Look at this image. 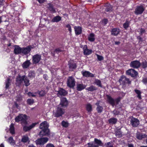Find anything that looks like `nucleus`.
<instances>
[{
	"instance_id": "nucleus-1",
	"label": "nucleus",
	"mask_w": 147,
	"mask_h": 147,
	"mask_svg": "<svg viewBox=\"0 0 147 147\" xmlns=\"http://www.w3.org/2000/svg\"><path fill=\"white\" fill-rule=\"evenodd\" d=\"M26 117L27 116L26 115L20 114L17 116L15 119L16 122H18L20 121H21V123L23 126V130L26 132L34 128L38 123H34L29 126H26L28 123L26 121Z\"/></svg>"
},
{
	"instance_id": "nucleus-2",
	"label": "nucleus",
	"mask_w": 147,
	"mask_h": 147,
	"mask_svg": "<svg viewBox=\"0 0 147 147\" xmlns=\"http://www.w3.org/2000/svg\"><path fill=\"white\" fill-rule=\"evenodd\" d=\"M76 82L74 78L72 76L69 77L67 82V86L70 88H73L75 85Z\"/></svg>"
},
{
	"instance_id": "nucleus-3",
	"label": "nucleus",
	"mask_w": 147,
	"mask_h": 147,
	"mask_svg": "<svg viewBox=\"0 0 147 147\" xmlns=\"http://www.w3.org/2000/svg\"><path fill=\"white\" fill-rule=\"evenodd\" d=\"M63 108L58 105L56 111L54 113L55 116L56 117L61 116L64 113V110L63 109Z\"/></svg>"
},
{
	"instance_id": "nucleus-4",
	"label": "nucleus",
	"mask_w": 147,
	"mask_h": 147,
	"mask_svg": "<svg viewBox=\"0 0 147 147\" xmlns=\"http://www.w3.org/2000/svg\"><path fill=\"white\" fill-rule=\"evenodd\" d=\"M41 55L39 54H36L33 56L32 57V61L33 64H36L38 63L41 60Z\"/></svg>"
},
{
	"instance_id": "nucleus-5",
	"label": "nucleus",
	"mask_w": 147,
	"mask_h": 147,
	"mask_svg": "<svg viewBox=\"0 0 147 147\" xmlns=\"http://www.w3.org/2000/svg\"><path fill=\"white\" fill-rule=\"evenodd\" d=\"M24 76H21L19 75L16 77V84L17 86H19L24 81Z\"/></svg>"
},
{
	"instance_id": "nucleus-6",
	"label": "nucleus",
	"mask_w": 147,
	"mask_h": 147,
	"mask_svg": "<svg viewBox=\"0 0 147 147\" xmlns=\"http://www.w3.org/2000/svg\"><path fill=\"white\" fill-rule=\"evenodd\" d=\"M59 106L64 108L66 107L68 105V101L65 97L61 98Z\"/></svg>"
},
{
	"instance_id": "nucleus-7",
	"label": "nucleus",
	"mask_w": 147,
	"mask_h": 147,
	"mask_svg": "<svg viewBox=\"0 0 147 147\" xmlns=\"http://www.w3.org/2000/svg\"><path fill=\"white\" fill-rule=\"evenodd\" d=\"M140 124V121L137 118L132 117L130 120V124L134 127H137Z\"/></svg>"
},
{
	"instance_id": "nucleus-8",
	"label": "nucleus",
	"mask_w": 147,
	"mask_h": 147,
	"mask_svg": "<svg viewBox=\"0 0 147 147\" xmlns=\"http://www.w3.org/2000/svg\"><path fill=\"white\" fill-rule=\"evenodd\" d=\"M32 48L31 46H29L26 47L22 48V53L24 55H27L29 54L31 49Z\"/></svg>"
},
{
	"instance_id": "nucleus-9",
	"label": "nucleus",
	"mask_w": 147,
	"mask_h": 147,
	"mask_svg": "<svg viewBox=\"0 0 147 147\" xmlns=\"http://www.w3.org/2000/svg\"><path fill=\"white\" fill-rule=\"evenodd\" d=\"M144 10V8L142 5H139L137 6L134 11L136 15L141 14Z\"/></svg>"
},
{
	"instance_id": "nucleus-10",
	"label": "nucleus",
	"mask_w": 147,
	"mask_h": 147,
	"mask_svg": "<svg viewBox=\"0 0 147 147\" xmlns=\"http://www.w3.org/2000/svg\"><path fill=\"white\" fill-rule=\"evenodd\" d=\"M119 82L121 84L125 85L126 84H130L131 82L129 79L127 78L124 76H122L121 77L119 80Z\"/></svg>"
},
{
	"instance_id": "nucleus-11",
	"label": "nucleus",
	"mask_w": 147,
	"mask_h": 147,
	"mask_svg": "<svg viewBox=\"0 0 147 147\" xmlns=\"http://www.w3.org/2000/svg\"><path fill=\"white\" fill-rule=\"evenodd\" d=\"M141 63L138 60H135L131 61L130 63V66L134 68H138L140 66Z\"/></svg>"
},
{
	"instance_id": "nucleus-12",
	"label": "nucleus",
	"mask_w": 147,
	"mask_h": 147,
	"mask_svg": "<svg viewBox=\"0 0 147 147\" xmlns=\"http://www.w3.org/2000/svg\"><path fill=\"white\" fill-rule=\"evenodd\" d=\"M49 127V125L47 121H45L40 124L39 127L40 129L45 130L47 131V130H49L48 129Z\"/></svg>"
},
{
	"instance_id": "nucleus-13",
	"label": "nucleus",
	"mask_w": 147,
	"mask_h": 147,
	"mask_svg": "<svg viewBox=\"0 0 147 147\" xmlns=\"http://www.w3.org/2000/svg\"><path fill=\"white\" fill-rule=\"evenodd\" d=\"M49 138H38L36 141L37 145H43L48 140Z\"/></svg>"
},
{
	"instance_id": "nucleus-14",
	"label": "nucleus",
	"mask_w": 147,
	"mask_h": 147,
	"mask_svg": "<svg viewBox=\"0 0 147 147\" xmlns=\"http://www.w3.org/2000/svg\"><path fill=\"white\" fill-rule=\"evenodd\" d=\"M126 74L127 75H130L132 77H134L138 74V73L133 69H130L126 71Z\"/></svg>"
},
{
	"instance_id": "nucleus-15",
	"label": "nucleus",
	"mask_w": 147,
	"mask_h": 147,
	"mask_svg": "<svg viewBox=\"0 0 147 147\" xmlns=\"http://www.w3.org/2000/svg\"><path fill=\"white\" fill-rule=\"evenodd\" d=\"M58 92L57 96L60 97L62 96H65L67 94V91L62 88H60Z\"/></svg>"
},
{
	"instance_id": "nucleus-16",
	"label": "nucleus",
	"mask_w": 147,
	"mask_h": 147,
	"mask_svg": "<svg viewBox=\"0 0 147 147\" xmlns=\"http://www.w3.org/2000/svg\"><path fill=\"white\" fill-rule=\"evenodd\" d=\"M107 101L109 104L113 106L115 105V100L112 97L108 95H107Z\"/></svg>"
},
{
	"instance_id": "nucleus-17",
	"label": "nucleus",
	"mask_w": 147,
	"mask_h": 147,
	"mask_svg": "<svg viewBox=\"0 0 147 147\" xmlns=\"http://www.w3.org/2000/svg\"><path fill=\"white\" fill-rule=\"evenodd\" d=\"M22 48L20 47L19 46L16 45L14 46V53L16 54L22 53Z\"/></svg>"
},
{
	"instance_id": "nucleus-18",
	"label": "nucleus",
	"mask_w": 147,
	"mask_h": 147,
	"mask_svg": "<svg viewBox=\"0 0 147 147\" xmlns=\"http://www.w3.org/2000/svg\"><path fill=\"white\" fill-rule=\"evenodd\" d=\"M83 50L84 51V55H89L91 54L92 53V50L88 49L87 46L86 45H84V46Z\"/></svg>"
},
{
	"instance_id": "nucleus-19",
	"label": "nucleus",
	"mask_w": 147,
	"mask_h": 147,
	"mask_svg": "<svg viewBox=\"0 0 147 147\" xmlns=\"http://www.w3.org/2000/svg\"><path fill=\"white\" fill-rule=\"evenodd\" d=\"M81 73L83 76H85L86 77H94V74L90 73L88 71H82Z\"/></svg>"
},
{
	"instance_id": "nucleus-20",
	"label": "nucleus",
	"mask_w": 147,
	"mask_h": 147,
	"mask_svg": "<svg viewBox=\"0 0 147 147\" xmlns=\"http://www.w3.org/2000/svg\"><path fill=\"white\" fill-rule=\"evenodd\" d=\"M49 130L47 131L42 129L39 133V135L40 137H42L44 136H47L49 135Z\"/></svg>"
},
{
	"instance_id": "nucleus-21",
	"label": "nucleus",
	"mask_w": 147,
	"mask_h": 147,
	"mask_svg": "<svg viewBox=\"0 0 147 147\" xmlns=\"http://www.w3.org/2000/svg\"><path fill=\"white\" fill-rule=\"evenodd\" d=\"M11 79H10V78L8 77L7 78L5 82V88L6 89L9 88V86L11 85Z\"/></svg>"
},
{
	"instance_id": "nucleus-22",
	"label": "nucleus",
	"mask_w": 147,
	"mask_h": 147,
	"mask_svg": "<svg viewBox=\"0 0 147 147\" xmlns=\"http://www.w3.org/2000/svg\"><path fill=\"white\" fill-rule=\"evenodd\" d=\"M100 102V101H98L95 104V105L97 106L96 110L98 113H101L102 112L103 109L102 107L99 105Z\"/></svg>"
},
{
	"instance_id": "nucleus-23",
	"label": "nucleus",
	"mask_w": 147,
	"mask_h": 147,
	"mask_svg": "<svg viewBox=\"0 0 147 147\" xmlns=\"http://www.w3.org/2000/svg\"><path fill=\"white\" fill-rule=\"evenodd\" d=\"M31 64V63L30 60H27L23 63L22 65L24 69H26L29 67Z\"/></svg>"
},
{
	"instance_id": "nucleus-24",
	"label": "nucleus",
	"mask_w": 147,
	"mask_h": 147,
	"mask_svg": "<svg viewBox=\"0 0 147 147\" xmlns=\"http://www.w3.org/2000/svg\"><path fill=\"white\" fill-rule=\"evenodd\" d=\"M75 33L76 35H78L82 33V29L80 26H75L74 27Z\"/></svg>"
},
{
	"instance_id": "nucleus-25",
	"label": "nucleus",
	"mask_w": 147,
	"mask_h": 147,
	"mask_svg": "<svg viewBox=\"0 0 147 147\" xmlns=\"http://www.w3.org/2000/svg\"><path fill=\"white\" fill-rule=\"evenodd\" d=\"M86 86L83 84H78L77 85V90L80 91L84 89L86 87Z\"/></svg>"
},
{
	"instance_id": "nucleus-26",
	"label": "nucleus",
	"mask_w": 147,
	"mask_h": 147,
	"mask_svg": "<svg viewBox=\"0 0 147 147\" xmlns=\"http://www.w3.org/2000/svg\"><path fill=\"white\" fill-rule=\"evenodd\" d=\"M47 7L48 9L53 13L55 12V10L53 5L51 3H48L47 5Z\"/></svg>"
},
{
	"instance_id": "nucleus-27",
	"label": "nucleus",
	"mask_w": 147,
	"mask_h": 147,
	"mask_svg": "<svg viewBox=\"0 0 147 147\" xmlns=\"http://www.w3.org/2000/svg\"><path fill=\"white\" fill-rule=\"evenodd\" d=\"M120 31L118 29L114 28L112 29L111 32V34L115 36L119 34Z\"/></svg>"
},
{
	"instance_id": "nucleus-28",
	"label": "nucleus",
	"mask_w": 147,
	"mask_h": 147,
	"mask_svg": "<svg viewBox=\"0 0 147 147\" xmlns=\"http://www.w3.org/2000/svg\"><path fill=\"white\" fill-rule=\"evenodd\" d=\"M69 70L70 71L73 70V69H74L76 67V64L74 63L69 62Z\"/></svg>"
},
{
	"instance_id": "nucleus-29",
	"label": "nucleus",
	"mask_w": 147,
	"mask_h": 147,
	"mask_svg": "<svg viewBox=\"0 0 147 147\" xmlns=\"http://www.w3.org/2000/svg\"><path fill=\"white\" fill-rule=\"evenodd\" d=\"M137 138H147V135L138 132L136 134Z\"/></svg>"
},
{
	"instance_id": "nucleus-30",
	"label": "nucleus",
	"mask_w": 147,
	"mask_h": 147,
	"mask_svg": "<svg viewBox=\"0 0 147 147\" xmlns=\"http://www.w3.org/2000/svg\"><path fill=\"white\" fill-rule=\"evenodd\" d=\"M24 76V78L23 81L24 82L25 86H28L30 84V83L29 82L30 81L27 76L25 75Z\"/></svg>"
},
{
	"instance_id": "nucleus-31",
	"label": "nucleus",
	"mask_w": 147,
	"mask_h": 147,
	"mask_svg": "<svg viewBox=\"0 0 147 147\" xmlns=\"http://www.w3.org/2000/svg\"><path fill=\"white\" fill-rule=\"evenodd\" d=\"M9 131L10 133L12 134H15V128L14 124L12 123L10 125Z\"/></svg>"
},
{
	"instance_id": "nucleus-32",
	"label": "nucleus",
	"mask_w": 147,
	"mask_h": 147,
	"mask_svg": "<svg viewBox=\"0 0 147 147\" xmlns=\"http://www.w3.org/2000/svg\"><path fill=\"white\" fill-rule=\"evenodd\" d=\"M93 143H94L95 144L97 145L98 146H102L103 143L100 140L97 139L96 138H95L94 142H92Z\"/></svg>"
},
{
	"instance_id": "nucleus-33",
	"label": "nucleus",
	"mask_w": 147,
	"mask_h": 147,
	"mask_svg": "<svg viewBox=\"0 0 147 147\" xmlns=\"http://www.w3.org/2000/svg\"><path fill=\"white\" fill-rule=\"evenodd\" d=\"M61 17L58 16L54 17L52 20V21L53 22H58L61 20Z\"/></svg>"
},
{
	"instance_id": "nucleus-34",
	"label": "nucleus",
	"mask_w": 147,
	"mask_h": 147,
	"mask_svg": "<svg viewBox=\"0 0 147 147\" xmlns=\"http://www.w3.org/2000/svg\"><path fill=\"white\" fill-rule=\"evenodd\" d=\"M88 39L89 41L91 42H93L94 41V35L93 33H91L88 36Z\"/></svg>"
},
{
	"instance_id": "nucleus-35",
	"label": "nucleus",
	"mask_w": 147,
	"mask_h": 147,
	"mask_svg": "<svg viewBox=\"0 0 147 147\" xmlns=\"http://www.w3.org/2000/svg\"><path fill=\"white\" fill-rule=\"evenodd\" d=\"M117 119L115 118H112L108 120L109 123L112 124H115L117 121Z\"/></svg>"
},
{
	"instance_id": "nucleus-36",
	"label": "nucleus",
	"mask_w": 147,
	"mask_h": 147,
	"mask_svg": "<svg viewBox=\"0 0 147 147\" xmlns=\"http://www.w3.org/2000/svg\"><path fill=\"white\" fill-rule=\"evenodd\" d=\"M106 8L105 10L106 11L108 12L111 11L112 7L111 5L109 4H107L105 5Z\"/></svg>"
},
{
	"instance_id": "nucleus-37",
	"label": "nucleus",
	"mask_w": 147,
	"mask_h": 147,
	"mask_svg": "<svg viewBox=\"0 0 147 147\" xmlns=\"http://www.w3.org/2000/svg\"><path fill=\"white\" fill-rule=\"evenodd\" d=\"M63 51V50L61 49V48H58L55 49L54 51V53H52V54L53 56H54L55 53L58 54L59 53Z\"/></svg>"
},
{
	"instance_id": "nucleus-38",
	"label": "nucleus",
	"mask_w": 147,
	"mask_h": 147,
	"mask_svg": "<svg viewBox=\"0 0 147 147\" xmlns=\"http://www.w3.org/2000/svg\"><path fill=\"white\" fill-rule=\"evenodd\" d=\"M86 90L89 91H93L96 90L97 88L94 86L92 85L89 87L87 88Z\"/></svg>"
},
{
	"instance_id": "nucleus-39",
	"label": "nucleus",
	"mask_w": 147,
	"mask_h": 147,
	"mask_svg": "<svg viewBox=\"0 0 147 147\" xmlns=\"http://www.w3.org/2000/svg\"><path fill=\"white\" fill-rule=\"evenodd\" d=\"M86 109L87 111L88 112H91L92 111V106L90 104H88L86 106Z\"/></svg>"
},
{
	"instance_id": "nucleus-40",
	"label": "nucleus",
	"mask_w": 147,
	"mask_h": 147,
	"mask_svg": "<svg viewBox=\"0 0 147 147\" xmlns=\"http://www.w3.org/2000/svg\"><path fill=\"white\" fill-rule=\"evenodd\" d=\"M4 1L3 0H0V13L2 12L3 10V5Z\"/></svg>"
},
{
	"instance_id": "nucleus-41",
	"label": "nucleus",
	"mask_w": 147,
	"mask_h": 147,
	"mask_svg": "<svg viewBox=\"0 0 147 147\" xmlns=\"http://www.w3.org/2000/svg\"><path fill=\"white\" fill-rule=\"evenodd\" d=\"M94 83L99 87H102V85L101 84V81L98 79H95Z\"/></svg>"
},
{
	"instance_id": "nucleus-42",
	"label": "nucleus",
	"mask_w": 147,
	"mask_h": 147,
	"mask_svg": "<svg viewBox=\"0 0 147 147\" xmlns=\"http://www.w3.org/2000/svg\"><path fill=\"white\" fill-rule=\"evenodd\" d=\"M129 22L128 21H126V22L123 24V26L125 29H127L129 27Z\"/></svg>"
},
{
	"instance_id": "nucleus-43",
	"label": "nucleus",
	"mask_w": 147,
	"mask_h": 147,
	"mask_svg": "<svg viewBox=\"0 0 147 147\" xmlns=\"http://www.w3.org/2000/svg\"><path fill=\"white\" fill-rule=\"evenodd\" d=\"M105 145L106 147H114L113 146V142H111L105 143Z\"/></svg>"
},
{
	"instance_id": "nucleus-44",
	"label": "nucleus",
	"mask_w": 147,
	"mask_h": 147,
	"mask_svg": "<svg viewBox=\"0 0 147 147\" xmlns=\"http://www.w3.org/2000/svg\"><path fill=\"white\" fill-rule=\"evenodd\" d=\"M135 92L138 94L137 97L140 99H141V92L140 91L138 90H135Z\"/></svg>"
},
{
	"instance_id": "nucleus-45",
	"label": "nucleus",
	"mask_w": 147,
	"mask_h": 147,
	"mask_svg": "<svg viewBox=\"0 0 147 147\" xmlns=\"http://www.w3.org/2000/svg\"><path fill=\"white\" fill-rule=\"evenodd\" d=\"M27 102L29 105H32L34 102V100L33 99H28Z\"/></svg>"
},
{
	"instance_id": "nucleus-46",
	"label": "nucleus",
	"mask_w": 147,
	"mask_h": 147,
	"mask_svg": "<svg viewBox=\"0 0 147 147\" xmlns=\"http://www.w3.org/2000/svg\"><path fill=\"white\" fill-rule=\"evenodd\" d=\"M88 147H98L97 145L95 144L94 143L89 142L88 143Z\"/></svg>"
},
{
	"instance_id": "nucleus-47",
	"label": "nucleus",
	"mask_w": 147,
	"mask_h": 147,
	"mask_svg": "<svg viewBox=\"0 0 147 147\" xmlns=\"http://www.w3.org/2000/svg\"><path fill=\"white\" fill-rule=\"evenodd\" d=\"M7 140L8 142L12 145H14L15 144V142L13 138H8Z\"/></svg>"
},
{
	"instance_id": "nucleus-48",
	"label": "nucleus",
	"mask_w": 147,
	"mask_h": 147,
	"mask_svg": "<svg viewBox=\"0 0 147 147\" xmlns=\"http://www.w3.org/2000/svg\"><path fill=\"white\" fill-rule=\"evenodd\" d=\"M22 96L20 95H18L16 97V100L17 101L20 102L22 100Z\"/></svg>"
},
{
	"instance_id": "nucleus-49",
	"label": "nucleus",
	"mask_w": 147,
	"mask_h": 147,
	"mask_svg": "<svg viewBox=\"0 0 147 147\" xmlns=\"http://www.w3.org/2000/svg\"><path fill=\"white\" fill-rule=\"evenodd\" d=\"M29 138H22V142L25 143L27 142L28 144H29L30 140H29Z\"/></svg>"
},
{
	"instance_id": "nucleus-50",
	"label": "nucleus",
	"mask_w": 147,
	"mask_h": 147,
	"mask_svg": "<svg viewBox=\"0 0 147 147\" xmlns=\"http://www.w3.org/2000/svg\"><path fill=\"white\" fill-rule=\"evenodd\" d=\"M28 76L30 78H34L35 76V73L33 72H31L29 73L28 74Z\"/></svg>"
},
{
	"instance_id": "nucleus-51",
	"label": "nucleus",
	"mask_w": 147,
	"mask_h": 147,
	"mask_svg": "<svg viewBox=\"0 0 147 147\" xmlns=\"http://www.w3.org/2000/svg\"><path fill=\"white\" fill-rule=\"evenodd\" d=\"M142 64L143 68H145L147 67V61L143 62Z\"/></svg>"
},
{
	"instance_id": "nucleus-52",
	"label": "nucleus",
	"mask_w": 147,
	"mask_h": 147,
	"mask_svg": "<svg viewBox=\"0 0 147 147\" xmlns=\"http://www.w3.org/2000/svg\"><path fill=\"white\" fill-rule=\"evenodd\" d=\"M62 125L64 127H67L68 126V123L67 122L63 121L61 123Z\"/></svg>"
},
{
	"instance_id": "nucleus-53",
	"label": "nucleus",
	"mask_w": 147,
	"mask_h": 147,
	"mask_svg": "<svg viewBox=\"0 0 147 147\" xmlns=\"http://www.w3.org/2000/svg\"><path fill=\"white\" fill-rule=\"evenodd\" d=\"M113 113L114 114V115L115 116V115H118L120 113V111H119L114 110L113 111Z\"/></svg>"
},
{
	"instance_id": "nucleus-54",
	"label": "nucleus",
	"mask_w": 147,
	"mask_h": 147,
	"mask_svg": "<svg viewBox=\"0 0 147 147\" xmlns=\"http://www.w3.org/2000/svg\"><path fill=\"white\" fill-rule=\"evenodd\" d=\"M115 135L117 137H121V133L119 131H117L115 132Z\"/></svg>"
},
{
	"instance_id": "nucleus-55",
	"label": "nucleus",
	"mask_w": 147,
	"mask_h": 147,
	"mask_svg": "<svg viewBox=\"0 0 147 147\" xmlns=\"http://www.w3.org/2000/svg\"><path fill=\"white\" fill-rule=\"evenodd\" d=\"M46 94L45 92L43 90H41L39 92V94L41 96H44Z\"/></svg>"
},
{
	"instance_id": "nucleus-56",
	"label": "nucleus",
	"mask_w": 147,
	"mask_h": 147,
	"mask_svg": "<svg viewBox=\"0 0 147 147\" xmlns=\"http://www.w3.org/2000/svg\"><path fill=\"white\" fill-rule=\"evenodd\" d=\"M1 19L2 22H6L7 21V18L5 16H2L1 17Z\"/></svg>"
},
{
	"instance_id": "nucleus-57",
	"label": "nucleus",
	"mask_w": 147,
	"mask_h": 147,
	"mask_svg": "<svg viewBox=\"0 0 147 147\" xmlns=\"http://www.w3.org/2000/svg\"><path fill=\"white\" fill-rule=\"evenodd\" d=\"M96 56L98 60L100 61L103 59V57L102 56L98 55V54L96 55Z\"/></svg>"
},
{
	"instance_id": "nucleus-58",
	"label": "nucleus",
	"mask_w": 147,
	"mask_h": 147,
	"mask_svg": "<svg viewBox=\"0 0 147 147\" xmlns=\"http://www.w3.org/2000/svg\"><path fill=\"white\" fill-rule=\"evenodd\" d=\"M142 81L144 84H147V77L143 78Z\"/></svg>"
},
{
	"instance_id": "nucleus-59",
	"label": "nucleus",
	"mask_w": 147,
	"mask_h": 147,
	"mask_svg": "<svg viewBox=\"0 0 147 147\" xmlns=\"http://www.w3.org/2000/svg\"><path fill=\"white\" fill-rule=\"evenodd\" d=\"M66 27L68 28V30L70 32L71 31V28L69 24H67L66 26Z\"/></svg>"
},
{
	"instance_id": "nucleus-60",
	"label": "nucleus",
	"mask_w": 147,
	"mask_h": 147,
	"mask_svg": "<svg viewBox=\"0 0 147 147\" xmlns=\"http://www.w3.org/2000/svg\"><path fill=\"white\" fill-rule=\"evenodd\" d=\"M145 32V30L142 28L140 29V34L142 35L143 33H144Z\"/></svg>"
},
{
	"instance_id": "nucleus-61",
	"label": "nucleus",
	"mask_w": 147,
	"mask_h": 147,
	"mask_svg": "<svg viewBox=\"0 0 147 147\" xmlns=\"http://www.w3.org/2000/svg\"><path fill=\"white\" fill-rule=\"evenodd\" d=\"M46 147H55L54 145L51 144H47Z\"/></svg>"
},
{
	"instance_id": "nucleus-62",
	"label": "nucleus",
	"mask_w": 147,
	"mask_h": 147,
	"mask_svg": "<svg viewBox=\"0 0 147 147\" xmlns=\"http://www.w3.org/2000/svg\"><path fill=\"white\" fill-rule=\"evenodd\" d=\"M120 97H119L115 100V101H116L117 104H118L119 102L120 101Z\"/></svg>"
},
{
	"instance_id": "nucleus-63",
	"label": "nucleus",
	"mask_w": 147,
	"mask_h": 147,
	"mask_svg": "<svg viewBox=\"0 0 147 147\" xmlns=\"http://www.w3.org/2000/svg\"><path fill=\"white\" fill-rule=\"evenodd\" d=\"M28 95L30 96H32L34 97L35 96V95L32 94V93L30 92H29L28 93Z\"/></svg>"
},
{
	"instance_id": "nucleus-64",
	"label": "nucleus",
	"mask_w": 147,
	"mask_h": 147,
	"mask_svg": "<svg viewBox=\"0 0 147 147\" xmlns=\"http://www.w3.org/2000/svg\"><path fill=\"white\" fill-rule=\"evenodd\" d=\"M43 78L45 80H47L48 79V76L47 74H45L43 75Z\"/></svg>"
}]
</instances>
